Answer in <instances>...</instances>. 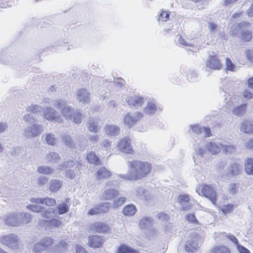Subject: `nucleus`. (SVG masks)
<instances>
[{
	"label": "nucleus",
	"mask_w": 253,
	"mask_h": 253,
	"mask_svg": "<svg viewBox=\"0 0 253 253\" xmlns=\"http://www.w3.org/2000/svg\"><path fill=\"white\" fill-rule=\"evenodd\" d=\"M77 100L82 104H85L90 101V94L85 88H81L76 91Z\"/></svg>",
	"instance_id": "obj_11"
},
{
	"label": "nucleus",
	"mask_w": 253,
	"mask_h": 253,
	"mask_svg": "<svg viewBox=\"0 0 253 253\" xmlns=\"http://www.w3.org/2000/svg\"><path fill=\"white\" fill-rule=\"evenodd\" d=\"M241 167L236 163H233L229 167L227 174L228 176H233L239 174Z\"/></svg>",
	"instance_id": "obj_24"
},
{
	"label": "nucleus",
	"mask_w": 253,
	"mask_h": 253,
	"mask_svg": "<svg viewBox=\"0 0 253 253\" xmlns=\"http://www.w3.org/2000/svg\"><path fill=\"white\" fill-rule=\"evenodd\" d=\"M169 13L165 11H163L160 14L158 20H162L163 21H166L169 18Z\"/></svg>",
	"instance_id": "obj_60"
},
{
	"label": "nucleus",
	"mask_w": 253,
	"mask_h": 253,
	"mask_svg": "<svg viewBox=\"0 0 253 253\" xmlns=\"http://www.w3.org/2000/svg\"><path fill=\"white\" fill-rule=\"evenodd\" d=\"M92 228L94 230L98 233H106L109 227L108 225L102 222H96L92 225Z\"/></svg>",
	"instance_id": "obj_29"
},
{
	"label": "nucleus",
	"mask_w": 253,
	"mask_h": 253,
	"mask_svg": "<svg viewBox=\"0 0 253 253\" xmlns=\"http://www.w3.org/2000/svg\"><path fill=\"white\" fill-rule=\"evenodd\" d=\"M178 40L177 42L179 43L180 45L184 46H189L192 48V49H188L187 51L188 52H196L199 51V48H197L196 47H195L194 44L190 43L187 41H186L182 37L181 35H178Z\"/></svg>",
	"instance_id": "obj_27"
},
{
	"label": "nucleus",
	"mask_w": 253,
	"mask_h": 253,
	"mask_svg": "<svg viewBox=\"0 0 253 253\" xmlns=\"http://www.w3.org/2000/svg\"><path fill=\"white\" fill-rule=\"evenodd\" d=\"M44 225L46 228H58L61 225V221L58 219H52L50 220L43 221Z\"/></svg>",
	"instance_id": "obj_37"
},
{
	"label": "nucleus",
	"mask_w": 253,
	"mask_h": 253,
	"mask_svg": "<svg viewBox=\"0 0 253 253\" xmlns=\"http://www.w3.org/2000/svg\"><path fill=\"white\" fill-rule=\"evenodd\" d=\"M69 246V245L64 240H61L59 242V243L57 245V247L59 248H62L64 250L63 252H65V250H67Z\"/></svg>",
	"instance_id": "obj_61"
},
{
	"label": "nucleus",
	"mask_w": 253,
	"mask_h": 253,
	"mask_svg": "<svg viewBox=\"0 0 253 253\" xmlns=\"http://www.w3.org/2000/svg\"><path fill=\"white\" fill-rule=\"evenodd\" d=\"M87 128L88 130L94 133H97L100 129V126L98 125L97 119L90 118L87 121Z\"/></svg>",
	"instance_id": "obj_21"
},
{
	"label": "nucleus",
	"mask_w": 253,
	"mask_h": 253,
	"mask_svg": "<svg viewBox=\"0 0 253 253\" xmlns=\"http://www.w3.org/2000/svg\"><path fill=\"white\" fill-rule=\"evenodd\" d=\"M247 107V104L243 103L241 105L234 107L232 109V112L233 115L238 117H241L246 113Z\"/></svg>",
	"instance_id": "obj_23"
},
{
	"label": "nucleus",
	"mask_w": 253,
	"mask_h": 253,
	"mask_svg": "<svg viewBox=\"0 0 253 253\" xmlns=\"http://www.w3.org/2000/svg\"><path fill=\"white\" fill-rule=\"evenodd\" d=\"M46 251V250L44 248L41 242L40 241L39 242L37 243L34 245L32 252L34 253H41L42 251Z\"/></svg>",
	"instance_id": "obj_51"
},
{
	"label": "nucleus",
	"mask_w": 253,
	"mask_h": 253,
	"mask_svg": "<svg viewBox=\"0 0 253 253\" xmlns=\"http://www.w3.org/2000/svg\"><path fill=\"white\" fill-rule=\"evenodd\" d=\"M158 109V107L156 104V102L153 100H151L147 102V105L144 108L143 111L146 114L153 115L156 113Z\"/></svg>",
	"instance_id": "obj_19"
},
{
	"label": "nucleus",
	"mask_w": 253,
	"mask_h": 253,
	"mask_svg": "<svg viewBox=\"0 0 253 253\" xmlns=\"http://www.w3.org/2000/svg\"><path fill=\"white\" fill-rule=\"evenodd\" d=\"M43 109L42 106L38 105H31L28 106L27 110L33 114H37L42 112V111H43Z\"/></svg>",
	"instance_id": "obj_47"
},
{
	"label": "nucleus",
	"mask_w": 253,
	"mask_h": 253,
	"mask_svg": "<svg viewBox=\"0 0 253 253\" xmlns=\"http://www.w3.org/2000/svg\"><path fill=\"white\" fill-rule=\"evenodd\" d=\"M245 166L247 173L249 174H253V159H248Z\"/></svg>",
	"instance_id": "obj_46"
},
{
	"label": "nucleus",
	"mask_w": 253,
	"mask_h": 253,
	"mask_svg": "<svg viewBox=\"0 0 253 253\" xmlns=\"http://www.w3.org/2000/svg\"><path fill=\"white\" fill-rule=\"evenodd\" d=\"M190 197L187 194L180 195L178 197V202L181 206L183 210L187 211L190 210L192 205L190 202Z\"/></svg>",
	"instance_id": "obj_15"
},
{
	"label": "nucleus",
	"mask_w": 253,
	"mask_h": 253,
	"mask_svg": "<svg viewBox=\"0 0 253 253\" xmlns=\"http://www.w3.org/2000/svg\"><path fill=\"white\" fill-rule=\"evenodd\" d=\"M48 179L44 176H40L37 179V184L39 187H42L47 183Z\"/></svg>",
	"instance_id": "obj_57"
},
{
	"label": "nucleus",
	"mask_w": 253,
	"mask_h": 253,
	"mask_svg": "<svg viewBox=\"0 0 253 253\" xmlns=\"http://www.w3.org/2000/svg\"><path fill=\"white\" fill-rule=\"evenodd\" d=\"M137 211L136 207L131 204L126 206L123 209V213L126 216H131L133 215Z\"/></svg>",
	"instance_id": "obj_35"
},
{
	"label": "nucleus",
	"mask_w": 253,
	"mask_h": 253,
	"mask_svg": "<svg viewBox=\"0 0 253 253\" xmlns=\"http://www.w3.org/2000/svg\"><path fill=\"white\" fill-rule=\"evenodd\" d=\"M250 27V23L243 21L238 25H234L230 32L234 37H238L240 34L241 39L244 42H248L252 38V33L249 30Z\"/></svg>",
	"instance_id": "obj_2"
},
{
	"label": "nucleus",
	"mask_w": 253,
	"mask_h": 253,
	"mask_svg": "<svg viewBox=\"0 0 253 253\" xmlns=\"http://www.w3.org/2000/svg\"><path fill=\"white\" fill-rule=\"evenodd\" d=\"M198 238L196 234L188 239L185 245V250L187 252H194L199 247Z\"/></svg>",
	"instance_id": "obj_13"
},
{
	"label": "nucleus",
	"mask_w": 253,
	"mask_h": 253,
	"mask_svg": "<svg viewBox=\"0 0 253 253\" xmlns=\"http://www.w3.org/2000/svg\"><path fill=\"white\" fill-rule=\"evenodd\" d=\"M210 253H230V251L225 246H217L213 248Z\"/></svg>",
	"instance_id": "obj_45"
},
{
	"label": "nucleus",
	"mask_w": 253,
	"mask_h": 253,
	"mask_svg": "<svg viewBox=\"0 0 253 253\" xmlns=\"http://www.w3.org/2000/svg\"><path fill=\"white\" fill-rule=\"evenodd\" d=\"M226 69L232 72L235 71L236 65L228 58L226 59Z\"/></svg>",
	"instance_id": "obj_55"
},
{
	"label": "nucleus",
	"mask_w": 253,
	"mask_h": 253,
	"mask_svg": "<svg viewBox=\"0 0 253 253\" xmlns=\"http://www.w3.org/2000/svg\"><path fill=\"white\" fill-rule=\"evenodd\" d=\"M45 159L48 163H57L60 160V156L58 153L52 152L45 155Z\"/></svg>",
	"instance_id": "obj_32"
},
{
	"label": "nucleus",
	"mask_w": 253,
	"mask_h": 253,
	"mask_svg": "<svg viewBox=\"0 0 253 253\" xmlns=\"http://www.w3.org/2000/svg\"><path fill=\"white\" fill-rule=\"evenodd\" d=\"M53 106L60 111L67 105V101L62 98H57L53 101Z\"/></svg>",
	"instance_id": "obj_44"
},
{
	"label": "nucleus",
	"mask_w": 253,
	"mask_h": 253,
	"mask_svg": "<svg viewBox=\"0 0 253 253\" xmlns=\"http://www.w3.org/2000/svg\"><path fill=\"white\" fill-rule=\"evenodd\" d=\"M100 213H104L107 212L111 207V204L108 202L102 203L100 205H97Z\"/></svg>",
	"instance_id": "obj_50"
},
{
	"label": "nucleus",
	"mask_w": 253,
	"mask_h": 253,
	"mask_svg": "<svg viewBox=\"0 0 253 253\" xmlns=\"http://www.w3.org/2000/svg\"><path fill=\"white\" fill-rule=\"evenodd\" d=\"M111 176V172L106 168H100L96 172L98 179H106Z\"/></svg>",
	"instance_id": "obj_36"
},
{
	"label": "nucleus",
	"mask_w": 253,
	"mask_h": 253,
	"mask_svg": "<svg viewBox=\"0 0 253 253\" xmlns=\"http://www.w3.org/2000/svg\"><path fill=\"white\" fill-rule=\"evenodd\" d=\"M26 208L33 212H40L41 215L45 218H49L53 217L56 212L55 208H48L38 205H28Z\"/></svg>",
	"instance_id": "obj_4"
},
{
	"label": "nucleus",
	"mask_w": 253,
	"mask_h": 253,
	"mask_svg": "<svg viewBox=\"0 0 253 253\" xmlns=\"http://www.w3.org/2000/svg\"><path fill=\"white\" fill-rule=\"evenodd\" d=\"M196 154L193 156L195 164L198 165L203 160V157L205 153V150L203 148H199L195 150Z\"/></svg>",
	"instance_id": "obj_28"
},
{
	"label": "nucleus",
	"mask_w": 253,
	"mask_h": 253,
	"mask_svg": "<svg viewBox=\"0 0 253 253\" xmlns=\"http://www.w3.org/2000/svg\"><path fill=\"white\" fill-rule=\"evenodd\" d=\"M32 203L37 204H42L45 205L47 206L51 207L55 205L56 202V200L52 198L45 197V198H32L30 200Z\"/></svg>",
	"instance_id": "obj_16"
},
{
	"label": "nucleus",
	"mask_w": 253,
	"mask_h": 253,
	"mask_svg": "<svg viewBox=\"0 0 253 253\" xmlns=\"http://www.w3.org/2000/svg\"><path fill=\"white\" fill-rule=\"evenodd\" d=\"M222 143L221 142H209L205 145V148L213 155L220 152L222 148Z\"/></svg>",
	"instance_id": "obj_14"
},
{
	"label": "nucleus",
	"mask_w": 253,
	"mask_h": 253,
	"mask_svg": "<svg viewBox=\"0 0 253 253\" xmlns=\"http://www.w3.org/2000/svg\"><path fill=\"white\" fill-rule=\"evenodd\" d=\"M88 163L95 165H101V161L94 153L90 152L86 156Z\"/></svg>",
	"instance_id": "obj_39"
},
{
	"label": "nucleus",
	"mask_w": 253,
	"mask_h": 253,
	"mask_svg": "<svg viewBox=\"0 0 253 253\" xmlns=\"http://www.w3.org/2000/svg\"><path fill=\"white\" fill-rule=\"evenodd\" d=\"M221 149L225 153L231 154L235 152L236 147L231 144H225L222 143Z\"/></svg>",
	"instance_id": "obj_48"
},
{
	"label": "nucleus",
	"mask_w": 253,
	"mask_h": 253,
	"mask_svg": "<svg viewBox=\"0 0 253 253\" xmlns=\"http://www.w3.org/2000/svg\"><path fill=\"white\" fill-rule=\"evenodd\" d=\"M62 181L57 179H51L49 182V189L51 192H57L61 188Z\"/></svg>",
	"instance_id": "obj_25"
},
{
	"label": "nucleus",
	"mask_w": 253,
	"mask_h": 253,
	"mask_svg": "<svg viewBox=\"0 0 253 253\" xmlns=\"http://www.w3.org/2000/svg\"><path fill=\"white\" fill-rule=\"evenodd\" d=\"M206 67L214 70H219L221 69L222 64L216 56L210 55L206 62Z\"/></svg>",
	"instance_id": "obj_10"
},
{
	"label": "nucleus",
	"mask_w": 253,
	"mask_h": 253,
	"mask_svg": "<svg viewBox=\"0 0 253 253\" xmlns=\"http://www.w3.org/2000/svg\"><path fill=\"white\" fill-rule=\"evenodd\" d=\"M241 130L246 133L253 132V122L248 120L244 121L241 124Z\"/></svg>",
	"instance_id": "obj_30"
},
{
	"label": "nucleus",
	"mask_w": 253,
	"mask_h": 253,
	"mask_svg": "<svg viewBox=\"0 0 253 253\" xmlns=\"http://www.w3.org/2000/svg\"><path fill=\"white\" fill-rule=\"evenodd\" d=\"M119 195L118 191L113 188L107 189L104 191L103 198L105 200H111Z\"/></svg>",
	"instance_id": "obj_31"
},
{
	"label": "nucleus",
	"mask_w": 253,
	"mask_h": 253,
	"mask_svg": "<svg viewBox=\"0 0 253 253\" xmlns=\"http://www.w3.org/2000/svg\"><path fill=\"white\" fill-rule=\"evenodd\" d=\"M105 133L107 135L115 136L118 135L120 132V128L113 125H106L104 127Z\"/></svg>",
	"instance_id": "obj_18"
},
{
	"label": "nucleus",
	"mask_w": 253,
	"mask_h": 253,
	"mask_svg": "<svg viewBox=\"0 0 253 253\" xmlns=\"http://www.w3.org/2000/svg\"><path fill=\"white\" fill-rule=\"evenodd\" d=\"M43 130L42 125L34 124L27 126L24 130L25 135L28 137H34L41 134Z\"/></svg>",
	"instance_id": "obj_7"
},
{
	"label": "nucleus",
	"mask_w": 253,
	"mask_h": 253,
	"mask_svg": "<svg viewBox=\"0 0 253 253\" xmlns=\"http://www.w3.org/2000/svg\"><path fill=\"white\" fill-rule=\"evenodd\" d=\"M23 119L25 122L29 124L34 123L36 121V119L33 115L31 114H25L23 116Z\"/></svg>",
	"instance_id": "obj_58"
},
{
	"label": "nucleus",
	"mask_w": 253,
	"mask_h": 253,
	"mask_svg": "<svg viewBox=\"0 0 253 253\" xmlns=\"http://www.w3.org/2000/svg\"><path fill=\"white\" fill-rule=\"evenodd\" d=\"M245 52L248 59L253 63V50L247 49L245 50Z\"/></svg>",
	"instance_id": "obj_64"
},
{
	"label": "nucleus",
	"mask_w": 253,
	"mask_h": 253,
	"mask_svg": "<svg viewBox=\"0 0 253 253\" xmlns=\"http://www.w3.org/2000/svg\"><path fill=\"white\" fill-rule=\"evenodd\" d=\"M62 139L66 145L71 148L74 146V144L70 135H63L62 136Z\"/></svg>",
	"instance_id": "obj_52"
},
{
	"label": "nucleus",
	"mask_w": 253,
	"mask_h": 253,
	"mask_svg": "<svg viewBox=\"0 0 253 253\" xmlns=\"http://www.w3.org/2000/svg\"><path fill=\"white\" fill-rule=\"evenodd\" d=\"M233 208V205L231 204H228L225 205L221 208V211L224 213H227L229 212Z\"/></svg>",
	"instance_id": "obj_63"
},
{
	"label": "nucleus",
	"mask_w": 253,
	"mask_h": 253,
	"mask_svg": "<svg viewBox=\"0 0 253 253\" xmlns=\"http://www.w3.org/2000/svg\"><path fill=\"white\" fill-rule=\"evenodd\" d=\"M66 202L60 203L56 207V212L55 216L57 213L59 214H63L68 212L69 210V205L67 203L69 201V198H67L65 200Z\"/></svg>",
	"instance_id": "obj_22"
},
{
	"label": "nucleus",
	"mask_w": 253,
	"mask_h": 253,
	"mask_svg": "<svg viewBox=\"0 0 253 253\" xmlns=\"http://www.w3.org/2000/svg\"><path fill=\"white\" fill-rule=\"evenodd\" d=\"M0 242L2 244L12 249H17L18 247V238L14 234L1 236L0 238Z\"/></svg>",
	"instance_id": "obj_6"
},
{
	"label": "nucleus",
	"mask_w": 253,
	"mask_h": 253,
	"mask_svg": "<svg viewBox=\"0 0 253 253\" xmlns=\"http://www.w3.org/2000/svg\"><path fill=\"white\" fill-rule=\"evenodd\" d=\"M127 166L129 169L126 173L119 174V177L126 180L141 179L150 172L151 165L147 162L133 160L128 161Z\"/></svg>",
	"instance_id": "obj_1"
},
{
	"label": "nucleus",
	"mask_w": 253,
	"mask_h": 253,
	"mask_svg": "<svg viewBox=\"0 0 253 253\" xmlns=\"http://www.w3.org/2000/svg\"><path fill=\"white\" fill-rule=\"evenodd\" d=\"M5 223L12 226H18L19 225L17 213H10L7 216L5 220Z\"/></svg>",
	"instance_id": "obj_20"
},
{
	"label": "nucleus",
	"mask_w": 253,
	"mask_h": 253,
	"mask_svg": "<svg viewBox=\"0 0 253 253\" xmlns=\"http://www.w3.org/2000/svg\"><path fill=\"white\" fill-rule=\"evenodd\" d=\"M56 138L53 134L48 133L45 136V141L48 145H54L56 142Z\"/></svg>",
	"instance_id": "obj_49"
},
{
	"label": "nucleus",
	"mask_w": 253,
	"mask_h": 253,
	"mask_svg": "<svg viewBox=\"0 0 253 253\" xmlns=\"http://www.w3.org/2000/svg\"><path fill=\"white\" fill-rule=\"evenodd\" d=\"M178 40L177 42L179 43L180 45L184 46H189L192 48V49H188L187 51L188 52H196L199 51V48H197L196 47H195L194 44L190 43L187 41H186L182 37L181 35H178Z\"/></svg>",
	"instance_id": "obj_26"
},
{
	"label": "nucleus",
	"mask_w": 253,
	"mask_h": 253,
	"mask_svg": "<svg viewBox=\"0 0 253 253\" xmlns=\"http://www.w3.org/2000/svg\"><path fill=\"white\" fill-rule=\"evenodd\" d=\"M239 187V183H232L229 185L228 190L230 193L235 194L237 193Z\"/></svg>",
	"instance_id": "obj_54"
},
{
	"label": "nucleus",
	"mask_w": 253,
	"mask_h": 253,
	"mask_svg": "<svg viewBox=\"0 0 253 253\" xmlns=\"http://www.w3.org/2000/svg\"><path fill=\"white\" fill-rule=\"evenodd\" d=\"M124 100L127 102L129 106L136 108L141 107L145 101V99L142 96L136 95L130 97L125 96L123 99V100Z\"/></svg>",
	"instance_id": "obj_9"
},
{
	"label": "nucleus",
	"mask_w": 253,
	"mask_h": 253,
	"mask_svg": "<svg viewBox=\"0 0 253 253\" xmlns=\"http://www.w3.org/2000/svg\"><path fill=\"white\" fill-rule=\"evenodd\" d=\"M74 110L72 107L66 105L61 109L60 113L67 120H69Z\"/></svg>",
	"instance_id": "obj_41"
},
{
	"label": "nucleus",
	"mask_w": 253,
	"mask_h": 253,
	"mask_svg": "<svg viewBox=\"0 0 253 253\" xmlns=\"http://www.w3.org/2000/svg\"><path fill=\"white\" fill-rule=\"evenodd\" d=\"M196 192L200 196H204L209 199L212 203L216 205L217 200L216 192L213 186L210 185L203 184L199 186Z\"/></svg>",
	"instance_id": "obj_3"
},
{
	"label": "nucleus",
	"mask_w": 253,
	"mask_h": 253,
	"mask_svg": "<svg viewBox=\"0 0 253 253\" xmlns=\"http://www.w3.org/2000/svg\"><path fill=\"white\" fill-rule=\"evenodd\" d=\"M83 116L82 113L78 110H76L74 111L69 120L72 121L74 124L78 125L81 123Z\"/></svg>",
	"instance_id": "obj_33"
},
{
	"label": "nucleus",
	"mask_w": 253,
	"mask_h": 253,
	"mask_svg": "<svg viewBox=\"0 0 253 253\" xmlns=\"http://www.w3.org/2000/svg\"><path fill=\"white\" fill-rule=\"evenodd\" d=\"M117 253H137V251L125 244L121 245L118 249Z\"/></svg>",
	"instance_id": "obj_43"
},
{
	"label": "nucleus",
	"mask_w": 253,
	"mask_h": 253,
	"mask_svg": "<svg viewBox=\"0 0 253 253\" xmlns=\"http://www.w3.org/2000/svg\"><path fill=\"white\" fill-rule=\"evenodd\" d=\"M104 242L103 238L99 236L93 235L89 238L88 245L92 248H100Z\"/></svg>",
	"instance_id": "obj_17"
},
{
	"label": "nucleus",
	"mask_w": 253,
	"mask_h": 253,
	"mask_svg": "<svg viewBox=\"0 0 253 253\" xmlns=\"http://www.w3.org/2000/svg\"><path fill=\"white\" fill-rule=\"evenodd\" d=\"M192 131L196 134H201L203 132V127H201L199 125H194L190 126Z\"/></svg>",
	"instance_id": "obj_59"
},
{
	"label": "nucleus",
	"mask_w": 253,
	"mask_h": 253,
	"mask_svg": "<svg viewBox=\"0 0 253 253\" xmlns=\"http://www.w3.org/2000/svg\"><path fill=\"white\" fill-rule=\"evenodd\" d=\"M126 201V198L125 197H120L118 199L114 201L112 208L113 209H116L120 206H121Z\"/></svg>",
	"instance_id": "obj_53"
},
{
	"label": "nucleus",
	"mask_w": 253,
	"mask_h": 253,
	"mask_svg": "<svg viewBox=\"0 0 253 253\" xmlns=\"http://www.w3.org/2000/svg\"><path fill=\"white\" fill-rule=\"evenodd\" d=\"M188 78L190 82H195L198 78V74L195 71H190L188 74Z\"/></svg>",
	"instance_id": "obj_62"
},
{
	"label": "nucleus",
	"mask_w": 253,
	"mask_h": 253,
	"mask_svg": "<svg viewBox=\"0 0 253 253\" xmlns=\"http://www.w3.org/2000/svg\"><path fill=\"white\" fill-rule=\"evenodd\" d=\"M153 219L149 217L142 218L140 222L139 226L141 229H147L152 224Z\"/></svg>",
	"instance_id": "obj_38"
},
{
	"label": "nucleus",
	"mask_w": 253,
	"mask_h": 253,
	"mask_svg": "<svg viewBox=\"0 0 253 253\" xmlns=\"http://www.w3.org/2000/svg\"><path fill=\"white\" fill-rule=\"evenodd\" d=\"M118 149L126 153L131 154L133 149L130 143V139L127 137L123 138L118 145Z\"/></svg>",
	"instance_id": "obj_12"
},
{
	"label": "nucleus",
	"mask_w": 253,
	"mask_h": 253,
	"mask_svg": "<svg viewBox=\"0 0 253 253\" xmlns=\"http://www.w3.org/2000/svg\"><path fill=\"white\" fill-rule=\"evenodd\" d=\"M186 220L190 223L197 225L199 224V221L193 213L188 214L186 215Z\"/></svg>",
	"instance_id": "obj_56"
},
{
	"label": "nucleus",
	"mask_w": 253,
	"mask_h": 253,
	"mask_svg": "<svg viewBox=\"0 0 253 253\" xmlns=\"http://www.w3.org/2000/svg\"><path fill=\"white\" fill-rule=\"evenodd\" d=\"M40 241L46 251L48 250L53 245L54 243L53 239L49 237H45L42 238Z\"/></svg>",
	"instance_id": "obj_42"
},
{
	"label": "nucleus",
	"mask_w": 253,
	"mask_h": 253,
	"mask_svg": "<svg viewBox=\"0 0 253 253\" xmlns=\"http://www.w3.org/2000/svg\"><path fill=\"white\" fill-rule=\"evenodd\" d=\"M17 214L19 220V225L27 224L31 221L32 217L30 213L22 212L18 213Z\"/></svg>",
	"instance_id": "obj_34"
},
{
	"label": "nucleus",
	"mask_w": 253,
	"mask_h": 253,
	"mask_svg": "<svg viewBox=\"0 0 253 253\" xmlns=\"http://www.w3.org/2000/svg\"><path fill=\"white\" fill-rule=\"evenodd\" d=\"M142 116L143 114L140 112H135L133 114L127 113L124 118V123L129 127H131Z\"/></svg>",
	"instance_id": "obj_8"
},
{
	"label": "nucleus",
	"mask_w": 253,
	"mask_h": 253,
	"mask_svg": "<svg viewBox=\"0 0 253 253\" xmlns=\"http://www.w3.org/2000/svg\"><path fill=\"white\" fill-rule=\"evenodd\" d=\"M43 117L45 119L52 122L60 123L62 119L60 115L53 108L45 107L43 111Z\"/></svg>",
	"instance_id": "obj_5"
},
{
	"label": "nucleus",
	"mask_w": 253,
	"mask_h": 253,
	"mask_svg": "<svg viewBox=\"0 0 253 253\" xmlns=\"http://www.w3.org/2000/svg\"><path fill=\"white\" fill-rule=\"evenodd\" d=\"M37 171L40 174L49 175L53 173L54 169L49 166H40L38 167Z\"/></svg>",
	"instance_id": "obj_40"
}]
</instances>
